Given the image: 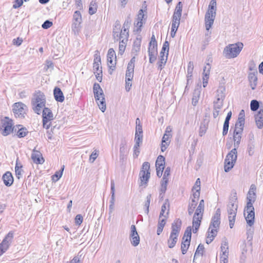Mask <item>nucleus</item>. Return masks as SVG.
<instances>
[{"instance_id":"obj_18","label":"nucleus","mask_w":263,"mask_h":263,"mask_svg":"<svg viewBox=\"0 0 263 263\" xmlns=\"http://www.w3.org/2000/svg\"><path fill=\"white\" fill-rule=\"evenodd\" d=\"M128 152L127 150V144L125 140H122L120 145L119 158L121 161H124L126 158Z\"/></svg>"},{"instance_id":"obj_32","label":"nucleus","mask_w":263,"mask_h":263,"mask_svg":"<svg viewBox=\"0 0 263 263\" xmlns=\"http://www.w3.org/2000/svg\"><path fill=\"white\" fill-rule=\"evenodd\" d=\"M226 88L223 86H220L216 91V100L223 101L225 98Z\"/></svg>"},{"instance_id":"obj_19","label":"nucleus","mask_w":263,"mask_h":263,"mask_svg":"<svg viewBox=\"0 0 263 263\" xmlns=\"http://www.w3.org/2000/svg\"><path fill=\"white\" fill-rule=\"evenodd\" d=\"M128 37L127 33H123L118 41H119V54L122 55L124 52Z\"/></svg>"},{"instance_id":"obj_25","label":"nucleus","mask_w":263,"mask_h":263,"mask_svg":"<svg viewBox=\"0 0 263 263\" xmlns=\"http://www.w3.org/2000/svg\"><path fill=\"white\" fill-rule=\"evenodd\" d=\"M202 219V216H196L194 215L193 218V232L194 233H196L200 226L201 221Z\"/></svg>"},{"instance_id":"obj_23","label":"nucleus","mask_w":263,"mask_h":263,"mask_svg":"<svg viewBox=\"0 0 263 263\" xmlns=\"http://www.w3.org/2000/svg\"><path fill=\"white\" fill-rule=\"evenodd\" d=\"M170 211V203L168 199H166L165 200V201L163 205L161 206V209L159 215L160 219L162 217H164L165 218H167L168 213Z\"/></svg>"},{"instance_id":"obj_24","label":"nucleus","mask_w":263,"mask_h":263,"mask_svg":"<svg viewBox=\"0 0 263 263\" xmlns=\"http://www.w3.org/2000/svg\"><path fill=\"white\" fill-rule=\"evenodd\" d=\"M31 158L36 164H42L44 162L42 154L39 151L35 149L32 152Z\"/></svg>"},{"instance_id":"obj_42","label":"nucleus","mask_w":263,"mask_h":263,"mask_svg":"<svg viewBox=\"0 0 263 263\" xmlns=\"http://www.w3.org/2000/svg\"><path fill=\"white\" fill-rule=\"evenodd\" d=\"M182 6L183 5L181 1H179L176 6L173 15H176L177 16H181L182 15Z\"/></svg>"},{"instance_id":"obj_6","label":"nucleus","mask_w":263,"mask_h":263,"mask_svg":"<svg viewBox=\"0 0 263 263\" xmlns=\"http://www.w3.org/2000/svg\"><path fill=\"white\" fill-rule=\"evenodd\" d=\"M31 103L34 112L40 115L42 109L45 106L46 98L44 93L40 91L36 92L33 95Z\"/></svg>"},{"instance_id":"obj_30","label":"nucleus","mask_w":263,"mask_h":263,"mask_svg":"<svg viewBox=\"0 0 263 263\" xmlns=\"http://www.w3.org/2000/svg\"><path fill=\"white\" fill-rule=\"evenodd\" d=\"M13 232L12 231L9 232L5 236L2 242L1 243L2 246H6L9 248L11 243L12 242L13 238Z\"/></svg>"},{"instance_id":"obj_20","label":"nucleus","mask_w":263,"mask_h":263,"mask_svg":"<svg viewBox=\"0 0 263 263\" xmlns=\"http://www.w3.org/2000/svg\"><path fill=\"white\" fill-rule=\"evenodd\" d=\"M223 105V101L216 100L214 101L213 115L214 118H216L218 116L220 110L222 108Z\"/></svg>"},{"instance_id":"obj_34","label":"nucleus","mask_w":263,"mask_h":263,"mask_svg":"<svg viewBox=\"0 0 263 263\" xmlns=\"http://www.w3.org/2000/svg\"><path fill=\"white\" fill-rule=\"evenodd\" d=\"M178 236L179 235L171 233L169 238L167 240L168 246L170 248H173L175 247L178 240Z\"/></svg>"},{"instance_id":"obj_5","label":"nucleus","mask_w":263,"mask_h":263,"mask_svg":"<svg viewBox=\"0 0 263 263\" xmlns=\"http://www.w3.org/2000/svg\"><path fill=\"white\" fill-rule=\"evenodd\" d=\"M217 10L216 1H211L204 16L205 27L209 30L214 24Z\"/></svg>"},{"instance_id":"obj_44","label":"nucleus","mask_w":263,"mask_h":263,"mask_svg":"<svg viewBox=\"0 0 263 263\" xmlns=\"http://www.w3.org/2000/svg\"><path fill=\"white\" fill-rule=\"evenodd\" d=\"M97 10V5L95 1H91L89 7V13L90 15L95 14Z\"/></svg>"},{"instance_id":"obj_15","label":"nucleus","mask_w":263,"mask_h":263,"mask_svg":"<svg viewBox=\"0 0 263 263\" xmlns=\"http://www.w3.org/2000/svg\"><path fill=\"white\" fill-rule=\"evenodd\" d=\"M130 229V238L131 243L135 247L137 246L140 242V237L137 232L136 226L133 224L132 225Z\"/></svg>"},{"instance_id":"obj_62","label":"nucleus","mask_w":263,"mask_h":263,"mask_svg":"<svg viewBox=\"0 0 263 263\" xmlns=\"http://www.w3.org/2000/svg\"><path fill=\"white\" fill-rule=\"evenodd\" d=\"M196 203H190L188 207V213L190 215L193 214L196 206Z\"/></svg>"},{"instance_id":"obj_55","label":"nucleus","mask_w":263,"mask_h":263,"mask_svg":"<svg viewBox=\"0 0 263 263\" xmlns=\"http://www.w3.org/2000/svg\"><path fill=\"white\" fill-rule=\"evenodd\" d=\"M142 138H143V135H135V145H136V148H137V146H140V144L141 143H142Z\"/></svg>"},{"instance_id":"obj_56","label":"nucleus","mask_w":263,"mask_h":263,"mask_svg":"<svg viewBox=\"0 0 263 263\" xmlns=\"http://www.w3.org/2000/svg\"><path fill=\"white\" fill-rule=\"evenodd\" d=\"M168 51H169V43L168 41H165L163 44V46H162L161 52H162L163 53H168Z\"/></svg>"},{"instance_id":"obj_47","label":"nucleus","mask_w":263,"mask_h":263,"mask_svg":"<svg viewBox=\"0 0 263 263\" xmlns=\"http://www.w3.org/2000/svg\"><path fill=\"white\" fill-rule=\"evenodd\" d=\"M204 249V248L203 245L202 244H199L196 250L194 255V258L197 256H202L203 253Z\"/></svg>"},{"instance_id":"obj_59","label":"nucleus","mask_w":263,"mask_h":263,"mask_svg":"<svg viewBox=\"0 0 263 263\" xmlns=\"http://www.w3.org/2000/svg\"><path fill=\"white\" fill-rule=\"evenodd\" d=\"M167 184L168 183H166V182H161V187L160 189V195H162V194H164V193L166 190V189H167Z\"/></svg>"},{"instance_id":"obj_11","label":"nucleus","mask_w":263,"mask_h":263,"mask_svg":"<svg viewBox=\"0 0 263 263\" xmlns=\"http://www.w3.org/2000/svg\"><path fill=\"white\" fill-rule=\"evenodd\" d=\"M150 164L148 162H145L142 164V170L140 172L139 177L141 184H146L150 177Z\"/></svg>"},{"instance_id":"obj_7","label":"nucleus","mask_w":263,"mask_h":263,"mask_svg":"<svg viewBox=\"0 0 263 263\" xmlns=\"http://www.w3.org/2000/svg\"><path fill=\"white\" fill-rule=\"evenodd\" d=\"M243 44L241 42L229 44L223 50V54L227 59L236 58L243 48Z\"/></svg>"},{"instance_id":"obj_46","label":"nucleus","mask_w":263,"mask_h":263,"mask_svg":"<svg viewBox=\"0 0 263 263\" xmlns=\"http://www.w3.org/2000/svg\"><path fill=\"white\" fill-rule=\"evenodd\" d=\"M146 1H144V4H143V6H142V9H141L139 11V13H138V18H137V20H141V21H143V18L144 17V9H146V7H147V6L146 5Z\"/></svg>"},{"instance_id":"obj_28","label":"nucleus","mask_w":263,"mask_h":263,"mask_svg":"<svg viewBox=\"0 0 263 263\" xmlns=\"http://www.w3.org/2000/svg\"><path fill=\"white\" fill-rule=\"evenodd\" d=\"M54 97L55 100L58 102H63L64 100V96L61 90L59 87H55L53 90Z\"/></svg>"},{"instance_id":"obj_29","label":"nucleus","mask_w":263,"mask_h":263,"mask_svg":"<svg viewBox=\"0 0 263 263\" xmlns=\"http://www.w3.org/2000/svg\"><path fill=\"white\" fill-rule=\"evenodd\" d=\"M200 88L201 86L198 85L197 87L195 89L194 91L193 92L192 98V104L194 106H196L198 102L201 92Z\"/></svg>"},{"instance_id":"obj_48","label":"nucleus","mask_w":263,"mask_h":263,"mask_svg":"<svg viewBox=\"0 0 263 263\" xmlns=\"http://www.w3.org/2000/svg\"><path fill=\"white\" fill-rule=\"evenodd\" d=\"M64 169V166L63 165L60 172H56L55 174L52 176L53 181H58L62 177Z\"/></svg>"},{"instance_id":"obj_1","label":"nucleus","mask_w":263,"mask_h":263,"mask_svg":"<svg viewBox=\"0 0 263 263\" xmlns=\"http://www.w3.org/2000/svg\"><path fill=\"white\" fill-rule=\"evenodd\" d=\"M242 132L234 130L233 133L234 146L233 148L226 156L224 160V170L226 172H229L234 166L237 158V149L239 147Z\"/></svg>"},{"instance_id":"obj_9","label":"nucleus","mask_w":263,"mask_h":263,"mask_svg":"<svg viewBox=\"0 0 263 263\" xmlns=\"http://www.w3.org/2000/svg\"><path fill=\"white\" fill-rule=\"evenodd\" d=\"M13 121L8 117H5L1 121V130L2 134L6 136L10 134L13 131Z\"/></svg>"},{"instance_id":"obj_53","label":"nucleus","mask_w":263,"mask_h":263,"mask_svg":"<svg viewBox=\"0 0 263 263\" xmlns=\"http://www.w3.org/2000/svg\"><path fill=\"white\" fill-rule=\"evenodd\" d=\"M98 156H99V151H97V149H95L91 153V154L90 155V156L89 157V162L90 163H93L95 161V160L97 159V158L98 157Z\"/></svg>"},{"instance_id":"obj_38","label":"nucleus","mask_w":263,"mask_h":263,"mask_svg":"<svg viewBox=\"0 0 263 263\" xmlns=\"http://www.w3.org/2000/svg\"><path fill=\"white\" fill-rule=\"evenodd\" d=\"M181 17V16L173 15L172 26H173V30L175 28H178L180 25Z\"/></svg>"},{"instance_id":"obj_57","label":"nucleus","mask_w":263,"mask_h":263,"mask_svg":"<svg viewBox=\"0 0 263 263\" xmlns=\"http://www.w3.org/2000/svg\"><path fill=\"white\" fill-rule=\"evenodd\" d=\"M210 69L211 65L209 64H207L203 69V77H209Z\"/></svg>"},{"instance_id":"obj_22","label":"nucleus","mask_w":263,"mask_h":263,"mask_svg":"<svg viewBox=\"0 0 263 263\" xmlns=\"http://www.w3.org/2000/svg\"><path fill=\"white\" fill-rule=\"evenodd\" d=\"M256 124L259 129L263 127V107H260L257 114L255 116Z\"/></svg>"},{"instance_id":"obj_33","label":"nucleus","mask_w":263,"mask_h":263,"mask_svg":"<svg viewBox=\"0 0 263 263\" xmlns=\"http://www.w3.org/2000/svg\"><path fill=\"white\" fill-rule=\"evenodd\" d=\"M43 119L45 121L51 120L53 119V114L51 110L47 107H44L43 110Z\"/></svg>"},{"instance_id":"obj_13","label":"nucleus","mask_w":263,"mask_h":263,"mask_svg":"<svg viewBox=\"0 0 263 263\" xmlns=\"http://www.w3.org/2000/svg\"><path fill=\"white\" fill-rule=\"evenodd\" d=\"M107 64L110 69H114L116 64V55L113 48H110L108 51Z\"/></svg>"},{"instance_id":"obj_14","label":"nucleus","mask_w":263,"mask_h":263,"mask_svg":"<svg viewBox=\"0 0 263 263\" xmlns=\"http://www.w3.org/2000/svg\"><path fill=\"white\" fill-rule=\"evenodd\" d=\"M82 15L80 12L79 10L76 11L73 15V23L72 24V29L74 31H78L82 23Z\"/></svg>"},{"instance_id":"obj_36","label":"nucleus","mask_w":263,"mask_h":263,"mask_svg":"<svg viewBox=\"0 0 263 263\" xmlns=\"http://www.w3.org/2000/svg\"><path fill=\"white\" fill-rule=\"evenodd\" d=\"M130 20L129 19V17L127 18L125 21L124 22V23L123 24V26L122 27V32H121V36H122V34L123 33H127V37L129 36V28L130 27Z\"/></svg>"},{"instance_id":"obj_64","label":"nucleus","mask_w":263,"mask_h":263,"mask_svg":"<svg viewBox=\"0 0 263 263\" xmlns=\"http://www.w3.org/2000/svg\"><path fill=\"white\" fill-rule=\"evenodd\" d=\"M83 221V217L80 214H78L75 217V223L77 225H80Z\"/></svg>"},{"instance_id":"obj_2","label":"nucleus","mask_w":263,"mask_h":263,"mask_svg":"<svg viewBox=\"0 0 263 263\" xmlns=\"http://www.w3.org/2000/svg\"><path fill=\"white\" fill-rule=\"evenodd\" d=\"M256 190L255 185L252 184L247 194V205L244 210V215H246V213H247V216H245V219L250 227L252 226L254 223L255 212L253 204L256 200Z\"/></svg>"},{"instance_id":"obj_49","label":"nucleus","mask_w":263,"mask_h":263,"mask_svg":"<svg viewBox=\"0 0 263 263\" xmlns=\"http://www.w3.org/2000/svg\"><path fill=\"white\" fill-rule=\"evenodd\" d=\"M165 165V158L160 155L158 157L156 161V165H159L160 166H164Z\"/></svg>"},{"instance_id":"obj_12","label":"nucleus","mask_w":263,"mask_h":263,"mask_svg":"<svg viewBox=\"0 0 263 263\" xmlns=\"http://www.w3.org/2000/svg\"><path fill=\"white\" fill-rule=\"evenodd\" d=\"M171 132V127L170 126H167L162 139L161 150L162 152H164L167 149L171 143V139L172 137Z\"/></svg>"},{"instance_id":"obj_41","label":"nucleus","mask_w":263,"mask_h":263,"mask_svg":"<svg viewBox=\"0 0 263 263\" xmlns=\"http://www.w3.org/2000/svg\"><path fill=\"white\" fill-rule=\"evenodd\" d=\"M245 120L241 119H237L235 124V129L239 132H243Z\"/></svg>"},{"instance_id":"obj_10","label":"nucleus","mask_w":263,"mask_h":263,"mask_svg":"<svg viewBox=\"0 0 263 263\" xmlns=\"http://www.w3.org/2000/svg\"><path fill=\"white\" fill-rule=\"evenodd\" d=\"M13 111L16 118H23L27 110V106L22 102H17L13 105Z\"/></svg>"},{"instance_id":"obj_27","label":"nucleus","mask_w":263,"mask_h":263,"mask_svg":"<svg viewBox=\"0 0 263 263\" xmlns=\"http://www.w3.org/2000/svg\"><path fill=\"white\" fill-rule=\"evenodd\" d=\"M149 62L153 63L156 60L157 54V47H150L148 49Z\"/></svg>"},{"instance_id":"obj_52","label":"nucleus","mask_w":263,"mask_h":263,"mask_svg":"<svg viewBox=\"0 0 263 263\" xmlns=\"http://www.w3.org/2000/svg\"><path fill=\"white\" fill-rule=\"evenodd\" d=\"M259 107V102L255 100H253L251 101V104H250V107L252 111H256L257 110Z\"/></svg>"},{"instance_id":"obj_21","label":"nucleus","mask_w":263,"mask_h":263,"mask_svg":"<svg viewBox=\"0 0 263 263\" xmlns=\"http://www.w3.org/2000/svg\"><path fill=\"white\" fill-rule=\"evenodd\" d=\"M181 224L182 221L180 219L178 218L175 220L172 224V231L171 233L179 235L181 230Z\"/></svg>"},{"instance_id":"obj_50","label":"nucleus","mask_w":263,"mask_h":263,"mask_svg":"<svg viewBox=\"0 0 263 263\" xmlns=\"http://www.w3.org/2000/svg\"><path fill=\"white\" fill-rule=\"evenodd\" d=\"M28 133L27 129L25 127H22L19 129L17 132V136L19 138H23L25 137Z\"/></svg>"},{"instance_id":"obj_39","label":"nucleus","mask_w":263,"mask_h":263,"mask_svg":"<svg viewBox=\"0 0 263 263\" xmlns=\"http://www.w3.org/2000/svg\"><path fill=\"white\" fill-rule=\"evenodd\" d=\"M134 68L131 67H127V70L126 71V79L128 81H132L134 77Z\"/></svg>"},{"instance_id":"obj_63","label":"nucleus","mask_w":263,"mask_h":263,"mask_svg":"<svg viewBox=\"0 0 263 263\" xmlns=\"http://www.w3.org/2000/svg\"><path fill=\"white\" fill-rule=\"evenodd\" d=\"M52 24H52V22H51L49 20H46L42 24V27L43 29H47L50 28V27H51Z\"/></svg>"},{"instance_id":"obj_51","label":"nucleus","mask_w":263,"mask_h":263,"mask_svg":"<svg viewBox=\"0 0 263 263\" xmlns=\"http://www.w3.org/2000/svg\"><path fill=\"white\" fill-rule=\"evenodd\" d=\"M168 57V53L160 52L159 62L162 64H166Z\"/></svg>"},{"instance_id":"obj_43","label":"nucleus","mask_w":263,"mask_h":263,"mask_svg":"<svg viewBox=\"0 0 263 263\" xmlns=\"http://www.w3.org/2000/svg\"><path fill=\"white\" fill-rule=\"evenodd\" d=\"M22 165H21L20 164H18L17 163V161H16L15 167V175L16 177L18 179H20L22 175Z\"/></svg>"},{"instance_id":"obj_3","label":"nucleus","mask_w":263,"mask_h":263,"mask_svg":"<svg viewBox=\"0 0 263 263\" xmlns=\"http://www.w3.org/2000/svg\"><path fill=\"white\" fill-rule=\"evenodd\" d=\"M221 211L219 208L217 209L212 217L211 221L207 232L206 243L210 244L214 240L217 235V231L219 228L220 224Z\"/></svg>"},{"instance_id":"obj_37","label":"nucleus","mask_w":263,"mask_h":263,"mask_svg":"<svg viewBox=\"0 0 263 263\" xmlns=\"http://www.w3.org/2000/svg\"><path fill=\"white\" fill-rule=\"evenodd\" d=\"M191 240L189 239H182V241L181 246V252L183 254H185L187 251V249L190 246Z\"/></svg>"},{"instance_id":"obj_61","label":"nucleus","mask_w":263,"mask_h":263,"mask_svg":"<svg viewBox=\"0 0 263 263\" xmlns=\"http://www.w3.org/2000/svg\"><path fill=\"white\" fill-rule=\"evenodd\" d=\"M221 251L222 252V255H229V252L228 251V244L226 242L221 246Z\"/></svg>"},{"instance_id":"obj_58","label":"nucleus","mask_w":263,"mask_h":263,"mask_svg":"<svg viewBox=\"0 0 263 263\" xmlns=\"http://www.w3.org/2000/svg\"><path fill=\"white\" fill-rule=\"evenodd\" d=\"M149 47H157V42L156 41L155 36L153 34L151 37V41L149 43Z\"/></svg>"},{"instance_id":"obj_40","label":"nucleus","mask_w":263,"mask_h":263,"mask_svg":"<svg viewBox=\"0 0 263 263\" xmlns=\"http://www.w3.org/2000/svg\"><path fill=\"white\" fill-rule=\"evenodd\" d=\"M151 197H152L151 194H148L146 196V200L145 201L144 203V208L145 209L144 211H145V214H146L147 215H148L149 213V205H150V203H151Z\"/></svg>"},{"instance_id":"obj_26","label":"nucleus","mask_w":263,"mask_h":263,"mask_svg":"<svg viewBox=\"0 0 263 263\" xmlns=\"http://www.w3.org/2000/svg\"><path fill=\"white\" fill-rule=\"evenodd\" d=\"M4 183L7 186H10L13 182V177L10 172H6L3 176Z\"/></svg>"},{"instance_id":"obj_31","label":"nucleus","mask_w":263,"mask_h":263,"mask_svg":"<svg viewBox=\"0 0 263 263\" xmlns=\"http://www.w3.org/2000/svg\"><path fill=\"white\" fill-rule=\"evenodd\" d=\"M248 79L252 89H255L256 85L257 78L255 72H251L248 75Z\"/></svg>"},{"instance_id":"obj_4","label":"nucleus","mask_w":263,"mask_h":263,"mask_svg":"<svg viewBox=\"0 0 263 263\" xmlns=\"http://www.w3.org/2000/svg\"><path fill=\"white\" fill-rule=\"evenodd\" d=\"M237 198L236 196H234L230 199L227 208L229 226L231 229L233 228L234 226L237 212Z\"/></svg>"},{"instance_id":"obj_54","label":"nucleus","mask_w":263,"mask_h":263,"mask_svg":"<svg viewBox=\"0 0 263 263\" xmlns=\"http://www.w3.org/2000/svg\"><path fill=\"white\" fill-rule=\"evenodd\" d=\"M194 69V64L193 62H190L187 67V78L191 77L192 76V73Z\"/></svg>"},{"instance_id":"obj_8","label":"nucleus","mask_w":263,"mask_h":263,"mask_svg":"<svg viewBox=\"0 0 263 263\" xmlns=\"http://www.w3.org/2000/svg\"><path fill=\"white\" fill-rule=\"evenodd\" d=\"M93 90L96 101L99 108L102 112H104L106 107L104 94L102 89L98 83H95L93 84Z\"/></svg>"},{"instance_id":"obj_45","label":"nucleus","mask_w":263,"mask_h":263,"mask_svg":"<svg viewBox=\"0 0 263 263\" xmlns=\"http://www.w3.org/2000/svg\"><path fill=\"white\" fill-rule=\"evenodd\" d=\"M191 235H192V228L191 226H189L186 228L182 239L184 240L185 239H189L191 240Z\"/></svg>"},{"instance_id":"obj_35","label":"nucleus","mask_w":263,"mask_h":263,"mask_svg":"<svg viewBox=\"0 0 263 263\" xmlns=\"http://www.w3.org/2000/svg\"><path fill=\"white\" fill-rule=\"evenodd\" d=\"M141 42V40L138 39H137L134 42L132 49V53H134L135 55L138 54L140 50Z\"/></svg>"},{"instance_id":"obj_17","label":"nucleus","mask_w":263,"mask_h":263,"mask_svg":"<svg viewBox=\"0 0 263 263\" xmlns=\"http://www.w3.org/2000/svg\"><path fill=\"white\" fill-rule=\"evenodd\" d=\"M122 29H121V24L119 21H117L113 28V36L114 39L118 41L121 36V32H122Z\"/></svg>"},{"instance_id":"obj_60","label":"nucleus","mask_w":263,"mask_h":263,"mask_svg":"<svg viewBox=\"0 0 263 263\" xmlns=\"http://www.w3.org/2000/svg\"><path fill=\"white\" fill-rule=\"evenodd\" d=\"M229 127V122L225 121L224 122L223 127V131L222 135L223 136H225L227 134L228 129Z\"/></svg>"},{"instance_id":"obj_16","label":"nucleus","mask_w":263,"mask_h":263,"mask_svg":"<svg viewBox=\"0 0 263 263\" xmlns=\"http://www.w3.org/2000/svg\"><path fill=\"white\" fill-rule=\"evenodd\" d=\"M96 52L93 64V70L94 73H96L98 72L102 73V67H100V66L101 64V58L99 55V51L97 50Z\"/></svg>"}]
</instances>
